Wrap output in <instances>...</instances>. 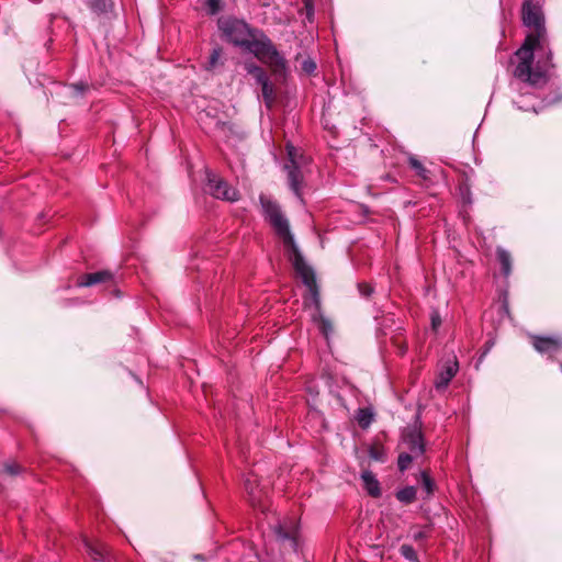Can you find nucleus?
Here are the masks:
<instances>
[{
    "instance_id": "nucleus-1",
    "label": "nucleus",
    "mask_w": 562,
    "mask_h": 562,
    "mask_svg": "<svg viewBox=\"0 0 562 562\" xmlns=\"http://www.w3.org/2000/svg\"><path fill=\"white\" fill-rule=\"evenodd\" d=\"M259 201L265 221L271 226L276 236L281 240L285 255L291 261L295 273L302 279V282L310 291V300L315 307V311L312 314L313 322L317 325L319 331L328 338L333 333V325L330 321L321 313V301L314 271L305 262L295 243L289 218L282 211L280 204L270 196L261 194L259 196Z\"/></svg>"
},
{
    "instance_id": "nucleus-2",
    "label": "nucleus",
    "mask_w": 562,
    "mask_h": 562,
    "mask_svg": "<svg viewBox=\"0 0 562 562\" xmlns=\"http://www.w3.org/2000/svg\"><path fill=\"white\" fill-rule=\"evenodd\" d=\"M522 22L535 32L527 35L522 46L516 52L517 65L514 70L516 79L532 87L546 82L548 70L552 67V53L548 48L543 34V18L540 8L531 0L522 4Z\"/></svg>"
},
{
    "instance_id": "nucleus-3",
    "label": "nucleus",
    "mask_w": 562,
    "mask_h": 562,
    "mask_svg": "<svg viewBox=\"0 0 562 562\" xmlns=\"http://www.w3.org/2000/svg\"><path fill=\"white\" fill-rule=\"evenodd\" d=\"M220 29L228 42L254 54L260 61L269 66L273 74L281 76L285 71L284 57L260 30L251 29L244 21L236 19L220 21Z\"/></svg>"
},
{
    "instance_id": "nucleus-4",
    "label": "nucleus",
    "mask_w": 562,
    "mask_h": 562,
    "mask_svg": "<svg viewBox=\"0 0 562 562\" xmlns=\"http://www.w3.org/2000/svg\"><path fill=\"white\" fill-rule=\"evenodd\" d=\"M289 160L284 165V169L288 173V182L291 190L296 196H301V183L303 181V175L301 167L304 164V157L299 155L293 146H288Z\"/></svg>"
},
{
    "instance_id": "nucleus-5",
    "label": "nucleus",
    "mask_w": 562,
    "mask_h": 562,
    "mask_svg": "<svg viewBox=\"0 0 562 562\" xmlns=\"http://www.w3.org/2000/svg\"><path fill=\"white\" fill-rule=\"evenodd\" d=\"M245 69L260 85L263 102L268 109H271L276 102V90L267 72L254 63H246Z\"/></svg>"
},
{
    "instance_id": "nucleus-6",
    "label": "nucleus",
    "mask_w": 562,
    "mask_h": 562,
    "mask_svg": "<svg viewBox=\"0 0 562 562\" xmlns=\"http://www.w3.org/2000/svg\"><path fill=\"white\" fill-rule=\"evenodd\" d=\"M402 448L416 456L422 457L425 452L424 437L417 422L414 425L407 426L402 432Z\"/></svg>"
},
{
    "instance_id": "nucleus-7",
    "label": "nucleus",
    "mask_w": 562,
    "mask_h": 562,
    "mask_svg": "<svg viewBox=\"0 0 562 562\" xmlns=\"http://www.w3.org/2000/svg\"><path fill=\"white\" fill-rule=\"evenodd\" d=\"M273 533L277 540L284 546V548L297 552L299 549V526L294 520H286L279 522L273 527Z\"/></svg>"
},
{
    "instance_id": "nucleus-8",
    "label": "nucleus",
    "mask_w": 562,
    "mask_h": 562,
    "mask_svg": "<svg viewBox=\"0 0 562 562\" xmlns=\"http://www.w3.org/2000/svg\"><path fill=\"white\" fill-rule=\"evenodd\" d=\"M207 190L210 194L216 199H222L229 202L238 200L237 190L228 186L226 181L212 172H207Z\"/></svg>"
},
{
    "instance_id": "nucleus-9",
    "label": "nucleus",
    "mask_w": 562,
    "mask_h": 562,
    "mask_svg": "<svg viewBox=\"0 0 562 562\" xmlns=\"http://www.w3.org/2000/svg\"><path fill=\"white\" fill-rule=\"evenodd\" d=\"M459 369L457 358L453 356L441 362L435 379V387L437 391H445L451 380L454 378Z\"/></svg>"
},
{
    "instance_id": "nucleus-10",
    "label": "nucleus",
    "mask_w": 562,
    "mask_h": 562,
    "mask_svg": "<svg viewBox=\"0 0 562 562\" xmlns=\"http://www.w3.org/2000/svg\"><path fill=\"white\" fill-rule=\"evenodd\" d=\"M535 349L542 355L552 357L562 349V339L560 337L532 336Z\"/></svg>"
},
{
    "instance_id": "nucleus-11",
    "label": "nucleus",
    "mask_w": 562,
    "mask_h": 562,
    "mask_svg": "<svg viewBox=\"0 0 562 562\" xmlns=\"http://www.w3.org/2000/svg\"><path fill=\"white\" fill-rule=\"evenodd\" d=\"M112 279V273L109 271H98L93 273L82 274L78 281V286H91L98 283L108 282Z\"/></svg>"
},
{
    "instance_id": "nucleus-12",
    "label": "nucleus",
    "mask_w": 562,
    "mask_h": 562,
    "mask_svg": "<svg viewBox=\"0 0 562 562\" xmlns=\"http://www.w3.org/2000/svg\"><path fill=\"white\" fill-rule=\"evenodd\" d=\"M361 480L363 482V486H364L366 491L368 492V494L370 496H372L374 498L381 496L380 482L378 481V479L371 471H369V470L363 471L361 473Z\"/></svg>"
},
{
    "instance_id": "nucleus-13",
    "label": "nucleus",
    "mask_w": 562,
    "mask_h": 562,
    "mask_svg": "<svg viewBox=\"0 0 562 562\" xmlns=\"http://www.w3.org/2000/svg\"><path fill=\"white\" fill-rule=\"evenodd\" d=\"M245 490L249 495V501L254 506L261 502V490L257 485V477L249 474L244 482Z\"/></svg>"
},
{
    "instance_id": "nucleus-14",
    "label": "nucleus",
    "mask_w": 562,
    "mask_h": 562,
    "mask_svg": "<svg viewBox=\"0 0 562 562\" xmlns=\"http://www.w3.org/2000/svg\"><path fill=\"white\" fill-rule=\"evenodd\" d=\"M85 548L90 555V558L95 562H104L108 550L105 546L99 543V544H92L90 541L85 540Z\"/></svg>"
},
{
    "instance_id": "nucleus-15",
    "label": "nucleus",
    "mask_w": 562,
    "mask_h": 562,
    "mask_svg": "<svg viewBox=\"0 0 562 562\" xmlns=\"http://www.w3.org/2000/svg\"><path fill=\"white\" fill-rule=\"evenodd\" d=\"M417 490L414 486H406L404 488H401L396 492L395 496L396 499L404 504L408 505L415 502L416 499Z\"/></svg>"
},
{
    "instance_id": "nucleus-16",
    "label": "nucleus",
    "mask_w": 562,
    "mask_h": 562,
    "mask_svg": "<svg viewBox=\"0 0 562 562\" xmlns=\"http://www.w3.org/2000/svg\"><path fill=\"white\" fill-rule=\"evenodd\" d=\"M497 259L502 267V272L505 277H508L512 271V257L510 254L504 248L498 247L496 250Z\"/></svg>"
},
{
    "instance_id": "nucleus-17",
    "label": "nucleus",
    "mask_w": 562,
    "mask_h": 562,
    "mask_svg": "<svg viewBox=\"0 0 562 562\" xmlns=\"http://www.w3.org/2000/svg\"><path fill=\"white\" fill-rule=\"evenodd\" d=\"M415 459H418V457L403 450L400 456H398V459H397V467H398V470L401 472H404L406 471L411 463L413 462V460Z\"/></svg>"
},
{
    "instance_id": "nucleus-18",
    "label": "nucleus",
    "mask_w": 562,
    "mask_h": 562,
    "mask_svg": "<svg viewBox=\"0 0 562 562\" xmlns=\"http://www.w3.org/2000/svg\"><path fill=\"white\" fill-rule=\"evenodd\" d=\"M420 484L423 490L426 492L427 497L434 493L435 482L426 471L420 472Z\"/></svg>"
},
{
    "instance_id": "nucleus-19",
    "label": "nucleus",
    "mask_w": 562,
    "mask_h": 562,
    "mask_svg": "<svg viewBox=\"0 0 562 562\" xmlns=\"http://www.w3.org/2000/svg\"><path fill=\"white\" fill-rule=\"evenodd\" d=\"M90 8L98 13H105L111 10V0H90Z\"/></svg>"
},
{
    "instance_id": "nucleus-20",
    "label": "nucleus",
    "mask_w": 562,
    "mask_h": 562,
    "mask_svg": "<svg viewBox=\"0 0 562 562\" xmlns=\"http://www.w3.org/2000/svg\"><path fill=\"white\" fill-rule=\"evenodd\" d=\"M408 162L418 177L423 179H428V170L423 166V164L417 158L411 156Z\"/></svg>"
},
{
    "instance_id": "nucleus-21",
    "label": "nucleus",
    "mask_w": 562,
    "mask_h": 562,
    "mask_svg": "<svg viewBox=\"0 0 562 562\" xmlns=\"http://www.w3.org/2000/svg\"><path fill=\"white\" fill-rule=\"evenodd\" d=\"M400 553L403 558H405L406 560H408L411 562H419L417 559V553L411 544H406V543L402 544L400 547Z\"/></svg>"
},
{
    "instance_id": "nucleus-22",
    "label": "nucleus",
    "mask_w": 562,
    "mask_h": 562,
    "mask_svg": "<svg viewBox=\"0 0 562 562\" xmlns=\"http://www.w3.org/2000/svg\"><path fill=\"white\" fill-rule=\"evenodd\" d=\"M373 419L372 414L368 409H359L357 420L362 428L368 427Z\"/></svg>"
},
{
    "instance_id": "nucleus-23",
    "label": "nucleus",
    "mask_w": 562,
    "mask_h": 562,
    "mask_svg": "<svg viewBox=\"0 0 562 562\" xmlns=\"http://www.w3.org/2000/svg\"><path fill=\"white\" fill-rule=\"evenodd\" d=\"M221 55H222V49L221 48H214L210 55V58H209V61L206 64V69L207 70H213L217 64H218V60L221 58Z\"/></svg>"
},
{
    "instance_id": "nucleus-24",
    "label": "nucleus",
    "mask_w": 562,
    "mask_h": 562,
    "mask_svg": "<svg viewBox=\"0 0 562 562\" xmlns=\"http://www.w3.org/2000/svg\"><path fill=\"white\" fill-rule=\"evenodd\" d=\"M205 8L209 14L215 15L222 10L221 0H206Z\"/></svg>"
},
{
    "instance_id": "nucleus-25",
    "label": "nucleus",
    "mask_w": 562,
    "mask_h": 562,
    "mask_svg": "<svg viewBox=\"0 0 562 562\" xmlns=\"http://www.w3.org/2000/svg\"><path fill=\"white\" fill-rule=\"evenodd\" d=\"M358 290H359V293L364 297L370 296L371 293L373 292V288L368 283H359Z\"/></svg>"
},
{
    "instance_id": "nucleus-26",
    "label": "nucleus",
    "mask_w": 562,
    "mask_h": 562,
    "mask_svg": "<svg viewBox=\"0 0 562 562\" xmlns=\"http://www.w3.org/2000/svg\"><path fill=\"white\" fill-rule=\"evenodd\" d=\"M302 69L306 74H313L316 69V64L312 59H306L302 63Z\"/></svg>"
},
{
    "instance_id": "nucleus-27",
    "label": "nucleus",
    "mask_w": 562,
    "mask_h": 562,
    "mask_svg": "<svg viewBox=\"0 0 562 562\" xmlns=\"http://www.w3.org/2000/svg\"><path fill=\"white\" fill-rule=\"evenodd\" d=\"M21 467L18 464H7L4 471L10 475L20 473Z\"/></svg>"
},
{
    "instance_id": "nucleus-28",
    "label": "nucleus",
    "mask_w": 562,
    "mask_h": 562,
    "mask_svg": "<svg viewBox=\"0 0 562 562\" xmlns=\"http://www.w3.org/2000/svg\"><path fill=\"white\" fill-rule=\"evenodd\" d=\"M69 88L71 90H74V92L77 95H81L83 93V91L87 89V85H85V83H76V85H71Z\"/></svg>"
},
{
    "instance_id": "nucleus-29",
    "label": "nucleus",
    "mask_w": 562,
    "mask_h": 562,
    "mask_svg": "<svg viewBox=\"0 0 562 562\" xmlns=\"http://www.w3.org/2000/svg\"><path fill=\"white\" fill-rule=\"evenodd\" d=\"M441 324V319L438 314L431 316V326L436 330Z\"/></svg>"
},
{
    "instance_id": "nucleus-30",
    "label": "nucleus",
    "mask_w": 562,
    "mask_h": 562,
    "mask_svg": "<svg viewBox=\"0 0 562 562\" xmlns=\"http://www.w3.org/2000/svg\"><path fill=\"white\" fill-rule=\"evenodd\" d=\"M427 537L426 532L425 531H418L416 532L413 538L414 540L418 541V540H423Z\"/></svg>"
},
{
    "instance_id": "nucleus-31",
    "label": "nucleus",
    "mask_w": 562,
    "mask_h": 562,
    "mask_svg": "<svg viewBox=\"0 0 562 562\" xmlns=\"http://www.w3.org/2000/svg\"><path fill=\"white\" fill-rule=\"evenodd\" d=\"M306 10H307V19L310 20L311 16L313 15V9L308 3H306Z\"/></svg>"
},
{
    "instance_id": "nucleus-32",
    "label": "nucleus",
    "mask_w": 562,
    "mask_h": 562,
    "mask_svg": "<svg viewBox=\"0 0 562 562\" xmlns=\"http://www.w3.org/2000/svg\"><path fill=\"white\" fill-rule=\"evenodd\" d=\"M371 457H372L373 459H375V460H380V458H379L378 453H375V452H371Z\"/></svg>"
}]
</instances>
